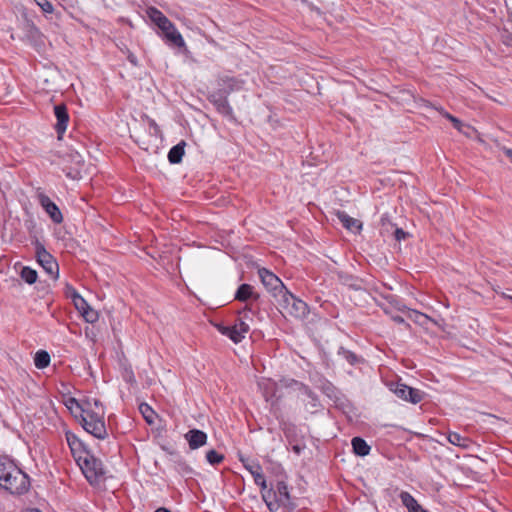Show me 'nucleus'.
Wrapping results in <instances>:
<instances>
[{"mask_svg":"<svg viewBox=\"0 0 512 512\" xmlns=\"http://www.w3.org/2000/svg\"><path fill=\"white\" fill-rule=\"evenodd\" d=\"M0 487L13 495H22L30 488L29 476L6 458H0Z\"/></svg>","mask_w":512,"mask_h":512,"instance_id":"f257e3e1","label":"nucleus"},{"mask_svg":"<svg viewBox=\"0 0 512 512\" xmlns=\"http://www.w3.org/2000/svg\"><path fill=\"white\" fill-rule=\"evenodd\" d=\"M81 412L83 428L98 439L106 438L105 411H94L93 407H91V402H84Z\"/></svg>","mask_w":512,"mask_h":512,"instance_id":"f03ea898","label":"nucleus"},{"mask_svg":"<svg viewBox=\"0 0 512 512\" xmlns=\"http://www.w3.org/2000/svg\"><path fill=\"white\" fill-rule=\"evenodd\" d=\"M59 165L67 178L72 180L82 178L84 159L79 152L71 150L59 155Z\"/></svg>","mask_w":512,"mask_h":512,"instance_id":"7ed1b4c3","label":"nucleus"},{"mask_svg":"<svg viewBox=\"0 0 512 512\" xmlns=\"http://www.w3.org/2000/svg\"><path fill=\"white\" fill-rule=\"evenodd\" d=\"M278 303L285 313L294 318L304 319L309 314L307 303L288 290L278 299Z\"/></svg>","mask_w":512,"mask_h":512,"instance_id":"20e7f679","label":"nucleus"},{"mask_svg":"<svg viewBox=\"0 0 512 512\" xmlns=\"http://www.w3.org/2000/svg\"><path fill=\"white\" fill-rule=\"evenodd\" d=\"M77 463L90 483L98 481L104 474L102 462L89 452H84L83 455H80L77 458Z\"/></svg>","mask_w":512,"mask_h":512,"instance_id":"39448f33","label":"nucleus"},{"mask_svg":"<svg viewBox=\"0 0 512 512\" xmlns=\"http://www.w3.org/2000/svg\"><path fill=\"white\" fill-rule=\"evenodd\" d=\"M34 245L37 262L42 266L46 273L51 276V278L57 279L59 276V266L54 257L38 240L35 241Z\"/></svg>","mask_w":512,"mask_h":512,"instance_id":"423d86ee","label":"nucleus"},{"mask_svg":"<svg viewBox=\"0 0 512 512\" xmlns=\"http://www.w3.org/2000/svg\"><path fill=\"white\" fill-rule=\"evenodd\" d=\"M390 389L398 398L412 404H418L425 397L424 391L400 382L391 384Z\"/></svg>","mask_w":512,"mask_h":512,"instance_id":"0eeeda50","label":"nucleus"},{"mask_svg":"<svg viewBox=\"0 0 512 512\" xmlns=\"http://www.w3.org/2000/svg\"><path fill=\"white\" fill-rule=\"evenodd\" d=\"M258 274L263 285L274 297L280 298L287 291L281 279L268 269L261 268Z\"/></svg>","mask_w":512,"mask_h":512,"instance_id":"6e6552de","label":"nucleus"},{"mask_svg":"<svg viewBox=\"0 0 512 512\" xmlns=\"http://www.w3.org/2000/svg\"><path fill=\"white\" fill-rule=\"evenodd\" d=\"M286 387H292L298 390L301 394L306 396V399H309L308 405L310 406V412H315L321 406L318 396L315 392L311 390V388L305 385L302 382H299L295 379H290L284 384Z\"/></svg>","mask_w":512,"mask_h":512,"instance_id":"1a4fd4ad","label":"nucleus"},{"mask_svg":"<svg viewBox=\"0 0 512 512\" xmlns=\"http://www.w3.org/2000/svg\"><path fill=\"white\" fill-rule=\"evenodd\" d=\"M208 100L216 107V110L220 114L228 117L229 119H235L233 109L228 102V96L222 95L220 92L215 90L210 93Z\"/></svg>","mask_w":512,"mask_h":512,"instance_id":"9d476101","label":"nucleus"},{"mask_svg":"<svg viewBox=\"0 0 512 512\" xmlns=\"http://www.w3.org/2000/svg\"><path fill=\"white\" fill-rule=\"evenodd\" d=\"M243 81L235 77L222 76L217 80V90L222 95L229 96L232 92L242 89Z\"/></svg>","mask_w":512,"mask_h":512,"instance_id":"9b49d317","label":"nucleus"},{"mask_svg":"<svg viewBox=\"0 0 512 512\" xmlns=\"http://www.w3.org/2000/svg\"><path fill=\"white\" fill-rule=\"evenodd\" d=\"M38 200L45 212L50 216L52 221L56 224H60L63 221V215L58 206L45 194L40 193Z\"/></svg>","mask_w":512,"mask_h":512,"instance_id":"f8f14e48","label":"nucleus"},{"mask_svg":"<svg viewBox=\"0 0 512 512\" xmlns=\"http://www.w3.org/2000/svg\"><path fill=\"white\" fill-rule=\"evenodd\" d=\"M54 114L57 119L55 124V130L58 135V139H61L67 129L69 122V114L65 104L61 103L54 106Z\"/></svg>","mask_w":512,"mask_h":512,"instance_id":"ddd939ff","label":"nucleus"},{"mask_svg":"<svg viewBox=\"0 0 512 512\" xmlns=\"http://www.w3.org/2000/svg\"><path fill=\"white\" fill-rule=\"evenodd\" d=\"M184 438L188 442L189 448L191 450H196L206 445L208 436L202 430L191 429L184 434Z\"/></svg>","mask_w":512,"mask_h":512,"instance_id":"4468645a","label":"nucleus"},{"mask_svg":"<svg viewBox=\"0 0 512 512\" xmlns=\"http://www.w3.org/2000/svg\"><path fill=\"white\" fill-rule=\"evenodd\" d=\"M150 19L163 31L173 28V23L157 8L147 10Z\"/></svg>","mask_w":512,"mask_h":512,"instance_id":"2eb2a0df","label":"nucleus"},{"mask_svg":"<svg viewBox=\"0 0 512 512\" xmlns=\"http://www.w3.org/2000/svg\"><path fill=\"white\" fill-rule=\"evenodd\" d=\"M384 298L388 301V303L393 306L395 309H397L398 311H401V312H405L407 311L408 312V317L409 318H413V316H415L414 320L417 321V318L418 317H423L425 316L424 314L416 311V310H413V309H409L399 298H397L396 296L394 295H385Z\"/></svg>","mask_w":512,"mask_h":512,"instance_id":"dca6fc26","label":"nucleus"},{"mask_svg":"<svg viewBox=\"0 0 512 512\" xmlns=\"http://www.w3.org/2000/svg\"><path fill=\"white\" fill-rule=\"evenodd\" d=\"M275 491L280 507L283 506L294 509V505L291 502L290 494L288 491V486L284 481H279L277 483Z\"/></svg>","mask_w":512,"mask_h":512,"instance_id":"f3484780","label":"nucleus"},{"mask_svg":"<svg viewBox=\"0 0 512 512\" xmlns=\"http://www.w3.org/2000/svg\"><path fill=\"white\" fill-rule=\"evenodd\" d=\"M337 217L342 225L350 231L359 232L362 229V223L359 220L350 217L344 211H338Z\"/></svg>","mask_w":512,"mask_h":512,"instance_id":"a211bd4d","label":"nucleus"},{"mask_svg":"<svg viewBox=\"0 0 512 512\" xmlns=\"http://www.w3.org/2000/svg\"><path fill=\"white\" fill-rule=\"evenodd\" d=\"M261 496L267 508L271 512H275L280 508V504L276 496V491L273 488L262 491Z\"/></svg>","mask_w":512,"mask_h":512,"instance_id":"6ab92c4d","label":"nucleus"},{"mask_svg":"<svg viewBox=\"0 0 512 512\" xmlns=\"http://www.w3.org/2000/svg\"><path fill=\"white\" fill-rule=\"evenodd\" d=\"M186 146V143L185 141H181L179 142L178 144H176L175 146H173L169 152H168V161L171 163V164H179L181 161H182V158L184 156V148Z\"/></svg>","mask_w":512,"mask_h":512,"instance_id":"aec40b11","label":"nucleus"},{"mask_svg":"<svg viewBox=\"0 0 512 512\" xmlns=\"http://www.w3.org/2000/svg\"><path fill=\"white\" fill-rule=\"evenodd\" d=\"M218 331L229 337L234 343H240L244 339V335L240 333L235 325L233 326H224L218 325Z\"/></svg>","mask_w":512,"mask_h":512,"instance_id":"412c9836","label":"nucleus"},{"mask_svg":"<svg viewBox=\"0 0 512 512\" xmlns=\"http://www.w3.org/2000/svg\"><path fill=\"white\" fill-rule=\"evenodd\" d=\"M240 461L245 467L246 470L250 472V474L253 476V479H256V475H262V467L259 464L257 460L250 459L249 457H244L243 455L240 456Z\"/></svg>","mask_w":512,"mask_h":512,"instance_id":"4be33fe9","label":"nucleus"},{"mask_svg":"<svg viewBox=\"0 0 512 512\" xmlns=\"http://www.w3.org/2000/svg\"><path fill=\"white\" fill-rule=\"evenodd\" d=\"M254 297L255 299H258V295L254 294L253 287L249 284H241L235 294V299L238 301H247L249 298Z\"/></svg>","mask_w":512,"mask_h":512,"instance_id":"5701e85b","label":"nucleus"},{"mask_svg":"<svg viewBox=\"0 0 512 512\" xmlns=\"http://www.w3.org/2000/svg\"><path fill=\"white\" fill-rule=\"evenodd\" d=\"M353 452L358 456H366L370 453V446L361 437H354L351 441Z\"/></svg>","mask_w":512,"mask_h":512,"instance_id":"b1692460","label":"nucleus"},{"mask_svg":"<svg viewBox=\"0 0 512 512\" xmlns=\"http://www.w3.org/2000/svg\"><path fill=\"white\" fill-rule=\"evenodd\" d=\"M163 33L168 41H170L174 46L179 48L185 46V41L182 35L178 32V30L173 25V28L168 30H163Z\"/></svg>","mask_w":512,"mask_h":512,"instance_id":"393cba45","label":"nucleus"},{"mask_svg":"<svg viewBox=\"0 0 512 512\" xmlns=\"http://www.w3.org/2000/svg\"><path fill=\"white\" fill-rule=\"evenodd\" d=\"M447 440L452 445L467 449L470 444L471 440L468 437L462 436L457 432H449L447 435Z\"/></svg>","mask_w":512,"mask_h":512,"instance_id":"a878e982","label":"nucleus"},{"mask_svg":"<svg viewBox=\"0 0 512 512\" xmlns=\"http://www.w3.org/2000/svg\"><path fill=\"white\" fill-rule=\"evenodd\" d=\"M260 388L263 389V395L266 400H269V398L273 397L277 390V384L275 381H272L271 379H265L259 382Z\"/></svg>","mask_w":512,"mask_h":512,"instance_id":"bb28decb","label":"nucleus"},{"mask_svg":"<svg viewBox=\"0 0 512 512\" xmlns=\"http://www.w3.org/2000/svg\"><path fill=\"white\" fill-rule=\"evenodd\" d=\"M50 355L45 350H39L36 352L34 357V364L38 369H44L50 364Z\"/></svg>","mask_w":512,"mask_h":512,"instance_id":"cd10ccee","label":"nucleus"},{"mask_svg":"<svg viewBox=\"0 0 512 512\" xmlns=\"http://www.w3.org/2000/svg\"><path fill=\"white\" fill-rule=\"evenodd\" d=\"M68 297L72 299L75 308L80 313H82L85 309H88V307L90 306L88 302L77 291H73L72 294H68Z\"/></svg>","mask_w":512,"mask_h":512,"instance_id":"c85d7f7f","label":"nucleus"},{"mask_svg":"<svg viewBox=\"0 0 512 512\" xmlns=\"http://www.w3.org/2000/svg\"><path fill=\"white\" fill-rule=\"evenodd\" d=\"M21 278L27 283V284H34L37 281L38 274L36 270L25 266L22 268L20 272Z\"/></svg>","mask_w":512,"mask_h":512,"instance_id":"c756f323","label":"nucleus"},{"mask_svg":"<svg viewBox=\"0 0 512 512\" xmlns=\"http://www.w3.org/2000/svg\"><path fill=\"white\" fill-rule=\"evenodd\" d=\"M338 354L341 355L351 365H355L360 361L359 357L355 353L345 349L344 347L339 348Z\"/></svg>","mask_w":512,"mask_h":512,"instance_id":"7c9ffc66","label":"nucleus"},{"mask_svg":"<svg viewBox=\"0 0 512 512\" xmlns=\"http://www.w3.org/2000/svg\"><path fill=\"white\" fill-rule=\"evenodd\" d=\"M206 460L208 461L209 464L211 465H218L220 464L221 462H223L224 460V455L217 452L216 450L214 449H211L209 450L207 453H206Z\"/></svg>","mask_w":512,"mask_h":512,"instance_id":"2f4dec72","label":"nucleus"},{"mask_svg":"<svg viewBox=\"0 0 512 512\" xmlns=\"http://www.w3.org/2000/svg\"><path fill=\"white\" fill-rule=\"evenodd\" d=\"M139 410L142 413L145 420L147 421V423L152 424L154 422L155 412L148 404H146V403L140 404Z\"/></svg>","mask_w":512,"mask_h":512,"instance_id":"473e14b6","label":"nucleus"},{"mask_svg":"<svg viewBox=\"0 0 512 512\" xmlns=\"http://www.w3.org/2000/svg\"><path fill=\"white\" fill-rule=\"evenodd\" d=\"M444 116L453 124L454 128L457 129L459 132L467 134L465 129L471 128L469 125L463 124L458 118L454 117L453 115L447 112L444 114Z\"/></svg>","mask_w":512,"mask_h":512,"instance_id":"72a5a7b5","label":"nucleus"},{"mask_svg":"<svg viewBox=\"0 0 512 512\" xmlns=\"http://www.w3.org/2000/svg\"><path fill=\"white\" fill-rule=\"evenodd\" d=\"M399 498L402 502V504L409 509V507H412L416 504H418V501L407 491H402L399 495Z\"/></svg>","mask_w":512,"mask_h":512,"instance_id":"f704fd0d","label":"nucleus"},{"mask_svg":"<svg viewBox=\"0 0 512 512\" xmlns=\"http://www.w3.org/2000/svg\"><path fill=\"white\" fill-rule=\"evenodd\" d=\"M81 315L84 317L85 321L88 323H95L99 319V314L96 310H94L91 306L88 309H85Z\"/></svg>","mask_w":512,"mask_h":512,"instance_id":"c9c22d12","label":"nucleus"},{"mask_svg":"<svg viewBox=\"0 0 512 512\" xmlns=\"http://www.w3.org/2000/svg\"><path fill=\"white\" fill-rule=\"evenodd\" d=\"M41 9V11L47 15L54 12L53 4L49 0H33Z\"/></svg>","mask_w":512,"mask_h":512,"instance_id":"e433bc0d","label":"nucleus"},{"mask_svg":"<svg viewBox=\"0 0 512 512\" xmlns=\"http://www.w3.org/2000/svg\"><path fill=\"white\" fill-rule=\"evenodd\" d=\"M177 471L181 472L184 475H188L192 473V468L185 462L179 461L176 463Z\"/></svg>","mask_w":512,"mask_h":512,"instance_id":"4c0bfd02","label":"nucleus"},{"mask_svg":"<svg viewBox=\"0 0 512 512\" xmlns=\"http://www.w3.org/2000/svg\"><path fill=\"white\" fill-rule=\"evenodd\" d=\"M84 402H91V407L94 411H104V406L101 401L97 398H87Z\"/></svg>","mask_w":512,"mask_h":512,"instance_id":"58836bf2","label":"nucleus"},{"mask_svg":"<svg viewBox=\"0 0 512 512\" xmlns=\"http://www.w3.org/2000/svg\"><path fill=\"white\" fill-rule=\"evenodd\" d=\"M67 441L73 453L75 452L77 447H80L82 445L81 442L75 436L70 437L69 435H67Z\"/></svg>","mask_w":512,"mask_h":512,"instance_id":"ea45409f","label":"nucleus"},{"mask_svg":"<svg viewBox=\"0 0 512 512\" xmlns=\"http://www.w3.org/2000/svg\"><path fill=\"white\" fill-rule=\"evenodd\" d=\"M255 484L261 488V492L265 491L267 488L266 479L264 474L256 475V479L254 480Z\"/></svg>","mask_w":512,"mask_h":512,"instance_id":"a19ab883","label":"nucleus"},{"mask_svg":"<svg viewBox=\"0 0 512 512\" xmlns=\"http://www.w3.org/2000/svg\"><path fill=\"white\" fill-rule=\"evenodd\" d=\"M241 334L245 336L249 331V325L245 323L243 320L239 319L237 323L234 324Z\"/></svg>","mask_w":512,"mask_h":512,"instance_id":"79ce46f5","label":"nucleus"},{"mask_svg":"<svg viewBox=\"0 0 512 512\" xmlns=\"http://www.w3.org/2000/svg\"><path fill=\"white\" fill-rule=\"evenodd\" d=\"M408 236V233L401 228H396L394 231V237L397 241L404 240Z\"/></svg>","mask_w":512,"mask_h":512,"instance_id":"37998d69","label":"nucleus"},{"mask_svg":"<svg viewBox=\"0 0 512 512\" xmlns=\"http://www.w3.org/2000/svg\"><path fill=\"white\" fill-rule=\"evenodd\" d=\"M391 320L397 324L404 325L406 328H410V324L407 323L402 316L391 315Z\"/></svg>","mask_w":512,"mask_h":512,"instance_id":"c03bdc74","label":"nucleus"},{"mask_svg":"<svg viewBox=\"0 0 512 512\" xmlns=\"http://www.w3.org/2000/svg\"><path fill=\"white\" fill-rule=\"evenodd\" d=\"M72 405H75L77 408H79L81 411H82V408L84 406V401L83 402H79L78 400H76L75 398H70L67 402V407L68 408H71Z\"/></svg>","mask_w":512,"mask_h":512,"instance_id":"a18cd8bd","label":"nucleus"},{"mask_svg":"<svg viewBox=\"0 0 512 512\" xmlns=\"http://www.w3.org/2000/svg\"><path fill=\"white\" fill-rule=\"evenodd\" d=\"M127 60H128V61H129L133 66H137V65H138L137 57H136L132 52H128Z\"/></svg>","mask_w":512,"mask_h":512,"instance_id":"49530a36","label":"nucleus"},{"mask_svg":"<svg viewBox=\"0 0 512 512\" xmlns=\"http://www.w3.org/2000/svg\"><path fill=\"white\" fill-rule=\"evenodd\" d=\"M73 291H77L72 285L70 284H66V287H65V295L68 297V294H72Z\"/></svg>","mask_w":512,"mask_h":512,"instance_id":"de8ad7c7","label":"nucleus"},{"mask_svg":"<svg viewBox=\"0 0 512 512\" xmlns=\"http://www.w3.org/2000/svg\"><path fill=\"white\" fill-rule=\"evenodd\" d=\"M423 507L418 503L412 507H409L408 512H420V510H422Z\"/></svg>","mask_w":512,"mask_h":512,"instance_id":"09e8293b","label":"nucleus"},{"mask_svg":"<svg viewBox=\"0 0 512 512\" xmlns=\"http://www.w3.org/2000/svg\"><path fill=\"white\" fill-rule=\"evenodd\" d=\"M423 507L418 503L412 507H409L408 512H420V510H422Z\"/></svg>","mask_w":512,"mask_h":512,"instance_id":"8fccbe9b","label":"nucleus"},{"mask_svg":"<svg viewBox=\"0 0 512 512\" xmlns=\"http://www.w3.org/2000/svg\"><path fill=\"white\" fill-rule=\"evenodd\" d=\"M504 154L510 159V161L512 162V149L511 148H507V147H503L502 148Z\"/></svg>","mask_w":512,"mask_h":512,"instance_id":"3c124183","label":"nucleus"},{"mask_svg":"<svg viewBox=\"0 0 512 512\" xmlns=\"http://www.w3.org/2000/svg\"><path fill=\"white\" fill-rule=\"evenodd\" d=\"M497 293H498L502 298H504V299H508V300L512 301V295L507 294V293H505V292H497Z\"/></svg>","mask_w":512,"mask_h":512,"instance_id":"603ef678","label":"nucleus"},{"mask_svg":"<svg viewBox=\"0 0 512 512\" xmlns=\"http://www.w3.org/2000/svg\"><path fill=\"white\" fill-rule=\"evenodd\" d=\"M380 307L383 309L385 314L390 315V316L392 315L391 310L389 309V307L382 306V305H380Z\"/></svg>","mask_w":512,"mask_h":512,"instance_id":"864d4df0","label":"nucleus"},{"mask_svg":"<svg viewBox=\"0 0 512 512\" xmlns=\"http://www.w3.org/2000/svg\"><path fill=\"white\" fill-rule=\"evenodd\" d=\"M154 512H171V511L165 507H160V508L156 509Z\"/></svg>","mask_w":512,"mask_h":512,"instance_id":"5fc2aeb1","label":"nucleus"},{"mask_svg":"<svg viewBox=\"0 0 512 512\" xmlns=\"http://www.w3.org/2000/svg\"><path fill=\"white\" fill-rule=\"evenodd\" d=\"M293 450H294L297 454H299V453H300V448H299L298 446H294V447H293Z\"/></svg>","mask_w":512,"mask_h":512,"instance_id":"6e6d98bb","label":"nucleus"},{"mask_svg":"<svg viewBox=\"0 0 512 512\" xmlns=\"http://www.w3.org/2000/svg\"><path fill=\"white\" fill-rule=\"evenodd\" d=\"M152 125H153L155 128H157V125L155 124V122H154V121H152Z\"/></svg>","mask_w":512,"mask_h":512,"instance_id":"4d7b16f0","label":"nucleus"}]
</instances>
